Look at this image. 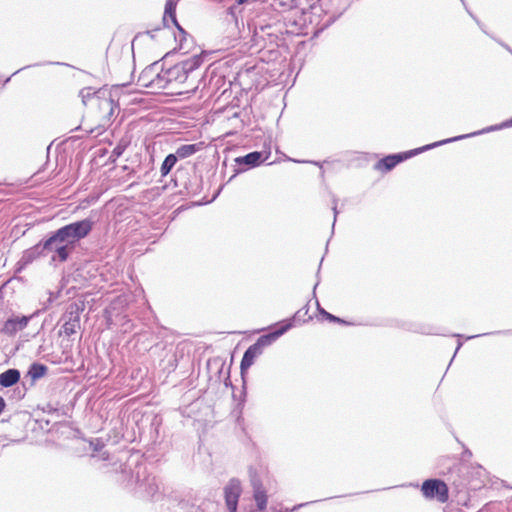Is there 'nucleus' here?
Segmentation results:
<instances>
[{
	"mask_svg": "<svg viewBox=\"0 0 512 512\" xmlns=\"http://www.w3.org/2000/svg\"><path fill=\"white\" fill-rule=\"evenodd\" d=\"M264 161L263 153L260 151H253L244 156L235 158V163L238 168L235 173L244 172L248 169L259 166Z\"/></svg>",
	"mask_w": 512,
	"mask_h": 512,
	"instance_id": "obj_11",
	"label": "nucleus"
},
{
	"mask_svg": "<svg viewBox=\"0 0 512 512\" xmlns=\"http://www.w3.org/2000/svg\"><path fill=\"white\" fill-rule=\"evenodd\" d=\"M41 257H47L42 241L23 251L21 258L17 262V270L21 271L25 269L28 265Z\"/></svg>",
	"mask_w": 512,
	"mask_h": 512,
	"instance_id": "obj_9",
	"label": "nucleus"
},
{
	"mask_svg": "<svg viewBox=\"0 0 512 512\" xmlns=\"http://www.w3.org/2000/svg\"><path fill=\"white\" fill-rule=\"evenodd\" d=\"M38 65H39V64H35L34 66H38ZM32 66H33V65H28V66L22 67V68H20V69L16 70V71L13 73V75H15V74L19 73L20 71H22V70H24V69H26V68H30V67H32Z\"/></svg>",
	"mask_w": 512,
	"mask_h": 512,
	"instance_id": "obj_36",
	"label": "nucleus"
},
{
	"mask_svg": "<svg viewBox=\"0 0 512 512\" xmlns=\"http://www.w3.org/2000/svg\"><path fill=\"white\" fill-rule=\"evenodd\" d=\"M453 336H454V337H458V338H461V337H462V335H461V334H454Z\"/></svg>",
	"mask_w": 512,
	"mask_h": 512,
	"instance_id": "obj_42",
	"label": "nucleus"
},
{
	"mask_svg": "<svg viewBox=\"0 0 512 512\" xmlns=\"http://www.w3.org/2000/svg\"><path fill=\"white\" fill-rule=\"evenodd\" d=\"M164 89H172V85L170 81H168L166 69L163 68V64H160V69L157 70V73L154 78V83H152V90L153 92H156L158 90Z\"/></svg>",
	"mask_w": 512,
	"mask_h": 512,
	"instance_id": "obj_17",
	"label": "nucleus"
},
{
	"mask_svg": "<svg viewBox=\"0 0 512 512\" xmlns=\"http://www.w3.org/2000/svg\"><path fill=\"white\" fill-rule=\"evenodd\" d=\"M301 310L297 311L293 317V320L300 316Z\"/></svg>",
	"mask_w": 512,
	"mask_h": 512,
	"instance_id": "obj_38",
	"label": "nucleus"
},
{
	"mask_svg": "<svg viewBox=\"0 0 512 512\" xmlns=\"http://www.w3.org/2000/svg\"><path fill=\"white\" fill-rule=\"evenodd\" d=\"M125 150V146L124 145H117L114 149H113V152H112V155H115L116 157H120L123 152Z\"/></svg>",
	"mask_w": 512,
	"mask_h": 512,
	"instance_id": "obj_29",
	"label": "nucleus"
},
{
	"mask_svg": "<svg viewBox=\"0 0 512 512\" xmlns=\"http://www.w3.org/2000/svg\"><path fill=\"white\" fill-rule=\"evenodd\" d=\"M27 392V388L25 386V383L23 382L22 383V386H17L13 389V393L11 395V398L12 399H15V400H21L24 398L25 394Z\"/></svg>",
	"mask_w": 512,
	"mask_h": 512,
	"instance_id": "obj_25",
	"label": "nucleus"
},
{
	"mask_svg": "<svg viewBox=\"0 0 512 512\" xmlns=\"http://www.w3.org/2000/svg\"><path fill=\"white\" fill-rule=\"evenodd\" d=\"M254 27V37L265 40V37H268L270 41H273L277 38L278 29L276 24H264L261 20H257L253 22Z\"/></svg>",
	"mask_w": 512,
	"mask_h": 512,
	"instance_id": "obj_13",
	"label": "nucleus"
},
{
	"mask_svg": "<svg viewBox=\"0 0 512 512\" xmlns=\"http://www.w3.org/2000/svg\"><path fill=\"white\" fill-rule=\"evenodd\" d=\"M502 47H504L507 51H509L511 54H512V49L507 45L505 44L504 42L500 41V40H497L495 39Z\"/></svg>",
	"mask_w": 512,
	"mask_h": 512,
	"instance_id": "obj_34",
	"label": "nucleus"
},
{
	"mask_svg": "<svg viewBox=\"0 0 512 512\" xmlns=\"http://www.w3.org/2000/svg\"><path fill=\"white\" fill-rule=\"evenodd\" d=\"M177 160V156L174 153L168 154L160 167L161 176H167L177 163Z\"/></svg>",
	"mask_w": 512,
	"mask_h": 512,
	"instance_id": "obj_22",
	"label": "nucleus"
},
{
	"mask_svg": "<svg viewBox=\"0 0 512 512\" xmlns=\"http://www.w3.org/2000/svg\"><path fill=\"white\" fill-rule=\"evenodd\" d=\"M203 60L204 56L197 54L166 69L172 90L181 85L184 86L187 92L195 90L197 88V77L194 72L202 65Z\"/></svg>",
	"mask_w": 512,
	"mask_h": 512,
	"instance_id": "obj_4",
	"label": "nucleus"
},
{
	"mask_svg": "<svg viewBox=\"0 0 512 512\" xmlns=\"http://www.w3.org/2000/svg\"><path fill=\"white\" fill-rule=\"evenodd\" d=\"M258 0H235V3L228 8V14H230L236 21L238 15L246 7L253 6Z\"/></svg>",
	"mask_w": 512,
	"mask_h": 512,
	"instance_id": "obj_20",
	"label": "nucleus"
},
{
	"mask_svg": "<svg viewBox=\"0 0 512 512\" xmlns=\"http://www.w3.org/2000/svg\"><path fill=\"white\" fill-rule=\"evenodd\" d=\"M90 447L94 452H100L104 447V443L100 439H94L90 441Z\"/></svg>",
	"mask_w": 512,
	"mask_h": 512,
	"instance_id": "obj_27",
	"label": "nucleus"
},
{
	"mask_svg": "<svg viewBox=\"0 0 512 512\" xmlns=\"http://www.w3.org/2000/svg\"><path fill=\"white\" fill-rule=\"evenodd\" d=\"M510 127H512V117L510 119L503 121L500 124L491 125L486 128H483L479 131H475L472 133L440 140V141H437V142H434L431 144H427L422 147L415 148V149H412V150H409L406 152L389 154V155L383 157L382 159H380L379 161H377L376 164L374 165V168L377 171L386 173V172H389L392 169H394L399 163H401L411 157H414L422 152L431 150L433 148H436V147H439V146H442V145H445L448 143L456 142V141H459L462 139L471 138V137L478 136L481 134L498 131V130L510 128Z\"/></svg>",
	"mask_w": 512,
	"mask_h": 512,
	"instance_id": "obj_2",
	"label": "nucleus"
},
{
	"mask_svg": "<svg viewBox=\"0 0 512 512\" xmlns=\"http://www.w3.org/2000/svg\"><path fill=\"white\" fill-rule=\"evenodd\" d=\"M418 332L422 333V334H432L433 333V330L431 327L429 326H423L421 327L419 330H417Z\"/></svg>",
	"mask_w": 512,
	"mask_h": 512,
	"instance_id": "obj_32",
	"label": "nucleus"
},
{
	"mask_svg": "<svg viewBox=\"0 0 512 512\" xmlns=\"http://www.w3.org/2000/svg\"><path fill=\"white\" fill-rule=\"evenodd\" d=\"M11 77H8L5 81H4V85L7 84L9 81H10Z\"/></svg>",
	"mask_w": 512,
	"mask_h": 512,
	"instance_id": "obj_40",
	"label": "nucleus"
},
{
	"mask_svg": "<svg viewBox=\"0 0 512 512\" xmlns=\"http://www.w3.org/2000/svg\"><path fill=\"white\" fill-rule=\"evenodd\" d=\"M43 411L46 412V413L52 414V413H56L58 411V409L54 408L51 404H47L43 408Z\"/></svg>",
	"mask_w": 512,
	"mask_h": 512,
	"instance_id": "obj_31",
	"label": "nucleus"
},
{
	"mask_svg": "<svg viewBox=\"0 0 512 512\" xmlns=\"http://www.w3.org/2000/svg\"><path fill=\"white\" fill-rule=\"evenodd\" d=\"M333 212H334V221H333V225H332V228L334 229V226H335V222H336V219H337V215H338V210H337V200L334 199L333 200Z\"/></svg>",
	"mask_w": 512,
	"mask_h": 512,
	"instance_id": "obj_30",
	"label": "nucleus"
},
{
	"mask_svg": "<svg viewBox=\"0 0 512 512\" xmlns=\"http://www.w3.org/2000/svg\"><path fill=\"white\" fill-rule=\"evenodd\" d=\"M102 458H103V460H106V459H108V455H106V453H103Z\"/></svg>",
	"mask_w": 512,
	"mask_h": 512,
	"instance_id": "obj_39",
	"label": "nucleus"
},
{
	"mask_svg": "<svg viewBox=\"0 0 512 512\" xmlns=\"http://www.w3.org/2000/svg\"><path fill=\"white\" fill-rule=\"evenodd\" d=\"M93 224L94 222L89 218L75 221L58 228L41 240L47 257H50V262H66L79 242L90 234Z\"/></svg>",
	"mask_w": 512,
	"mask_h": 512,
	"instance_id": "obj_1",
	"label": "nucleus"
},
{
	"mask_svg": "<svg viewBox=\"0 0 512 512\" xmlns=\"http://www.w3.org/2000/svg\"><path fill=\"white\" fill-rule=\"evenodd\" d=\"M48 371V367L42 363L39 362H33L27 371V374L25 375L26 378H30L31 385H33L37 380L44 377Z\"/></svg>",
	"mask_w": 512,
	"mask_h": 512,
	"instance_id": "obj_18",
	"label": "nucleus"
},
{
	"mask_svg": "<svg viewBox=\"0 0 512 512\" xmlns=\"http://www.w3.org/2000/svg\"><path fill=\"white\" fill-rule=\"evenodd\" d=\"M470 15L475 19V21L477 22V24L479 25V27L481 28V30L485 33V34H488L487 31L485 30V28L483 27V25L480 23V21L474 17L471 13Z\"/></svg>",
	"mask_w": 512,
	"mask_h": 512,
	"instance_id": "obj_35",
	"label": "nucleus"
},
{
	"mask_svg": "<svg viewBox=\"0 0 512 512\" xmlns=\"http://www.w3.org/2000/svg\"><path fill=\"white\" fill-rule=\"evenodd\" d=\"M200 150L199 144H184L179 146L174 153L178 158L184 159L194 155Z\"/></svg>",
	"mask_w": 512,
	"mask_h": 512,
	"instance_id": "obj_21",
	"label": "nucleus"
},
{
	"mask_svg": "<svg viewBox=\"0 0 512 512\" xmlns=\"http://www.w3.org/2000/svg\"><path fill=\"white\" fill-rule=\"evenodd\" d=\"M254 499L256 501L257 508L263 511L267 506V495L265 489L256 490L253 492Z\"/></svg>",
	"mask_w": 512,
	"mask_h": 512,
	"instance_id": "obj_23",
	"label": "nucleus"
},
{
	"mask_svg": "<svg viewBox=\"0 0 512 512\" xmlns=\"http://www.w3.org/2000/svg\"><path fill=\"white\" fill-rule=\"evenodd\" d=\"M6 408V402L2 396H0V415L4 412Z\"/></svg>",
	"mask_w": 512,
	"mask_h": 512,
	"instance_id": "obj_33",
	"label": "nucleus"
},
{
	"mask_svg": "<svg viewBox=\"0 0 512 512\" xmlns=\"http://www.w3.org/2000/svg\"><path fill=\"white\" fill-rule=\"evenodd\" d=\"M463 343L461 341H458V344H457V347H456V350H455V354L459 351V349L462 347Z\"/></svg>",
	"mask_w": 512,
	"mask_h": 512,
	"instance_id": "obj_37",
	"label": "nucleus"
},
{
	"mask_svg": "<svg viewBox=\"0 0 512 512\" xmlns=\"http://www.w3.org/2000/svg\"><path fill=\"white\" fill-rule=\"evenodd\" d=\"M316 304H317V309H318L319 313H320L322 316H324L328 321H330V322H335V323L346 324V322H345L343 319H341V318H339V317H337V316H335V315H333V314H331V313L327 312L325 309H323V308L320 306V304H319L318 300H316Z\"/></svg>",
	"mask_w": 512,
	"mask_h": 512,
	"instance_id": "obj_24",
	"label": "nucleus"
},
{
	"mask_svg": "<svg viewBox=\"0 0 512 512\" xmlns=\"http://www.w3.org/2000/svg\"><path fill=\"white\" fill-rule=\"evenodd\" d=\"M492 334L512 335V330H499V331H495V332H491V333H483V334H478V335H471V336L466 337V340H471V339H474V338H477V337H482V336H487V335H492Z\"/></svg>",
	"mask_w": 512,
	"mask_h": 512,
	"instance_id": "obj_26",
	"label": "nucleus"
},
{
	"mask_svg": "<svg viewBox=\"0 0 512 512\" xmlns=\"http://www.w3.org/2000/svg\"><path fill=\"white\" fill-rule=\"evenodd\" d=\"M122 475L123 482H126L128 488L137 489L151 499H159V483L155 476L148 473L144 462H136L133 469L130 464L125 465Z\"/></svg>",
	"mask_w": 512,
	"mask_h": 512,
	"instance_id": "obj_3",
	"label": "nucleus"
},
{
	"mask_svg": "<svg viewBox=\"0 0 512 512\" xmlns=\"http://www.w3.org/2000/svg\"><path fill=\"white\" fill-rule=\"evenodd\" d=\"M318 283H319V282H317V283L314 285V289H313V292H314V293H315V290H316V288H317V286H318Z\"/></svg>",
	"mask_w": 512,
	"mask_h": 512,
	"instance_id": "obj_41",
	"label": "nucleus"
},
{
	"mask_svg": "<svg viewBox=\"0 0 512 512\" xmlns=\"http://www.w3.org/2000/svg\"><path fill=\"white\" fill-rule=\"evenodd\" d=\"M251 485H252V488H253V492L256 491V490L263 489L261 481L256 476H253L251 478Z\"/></svg>",
	"mask_w": 512,
	"mask_h": 512,
	"instance_id": "obj_28",
	"label": "nucleus"
},
{
	"mask_svg": "<svg viewBox=\"0 0 512 512\" xmlns=\"http://www.w3.org/2000/svg\"><path fill=\"white\" fill-rule=\"evenodd\" d=\"M240 494L241 487L239 482L236 480H231L224 488L225 503L229 512L237 511Z\"/></svg>",
	"mask_w": 512,
	"mask_h": 512,
	"instance_id": "obj_12",
	"label": "nucleus"
},
{
	"mask_svg": "<svg viewBox=\"0 0 512 512\" xmlns=\"http://www.w3.org/2000/svg\"><path fill=\"white\" fill-rule=\"evenodd\" d=\"M292 327V320H288L282 323L278 329L260 336L254 344L246 349L240 363V373L243 380L247 370L254 364L255 359L263 354L264 349L272 345L279 337L285 334Z\"/></svg>",
	"mask_w": 512,
	"mask_h": 512,
	"instance_id": "obj_5",
	"label": "nucleus"
},
{
	"mask_svg": "<svg viewBox=\"0 0 512 512\" xmlns=\"http://www.w3.org/2000/svg\"><path fill=\"white\" fill-rule=\"evenodd\" d=\"M184 188L186 194L189 196L200 194L202 190V178L198 175H193L189 178L188 182L185 183Z\"/></svg>",
	"mask_w": 512,
	"mask_h": 512,
	"instance_id": "obj_19",
	"label": "nucleus"
},
{
	"mask_svg": "<svg viewBox=\"0 0 512 512\" xmlns=\"http://www.w3.org/2000/svg\"><path fill=\"white\" fill-rule=\"evenodd\" d=\"M178 0H167L165 4V10H164V16H163V23L166 26H169V23L173 24L178 31L180 32V48H183L182 41L186 38V31L179 25L177 18H176V6H177Z\"/></svg>",
	"mask_w": 512,
	"mask_h": 512,
	"instance_id": "obj_10",
	"label": "nucleus"
},
{
	"mask_svg": "<svg viewBox=\"0 0 512 512\" xmlns=\"http://www.w3.org/2000/svg\"><path fill=\"white\" fill-rule=\"evenodd\" d=\"M421 491L425 498L436 499L445 503L449 498V490L446 483L441 479H427L422 483Z\"/></svg>",
	"mask_w": 512,
	"mask_h": 512,
	"instance_id": "obj_7",
	"label": "nucleus"
},
{
	"mask_svg": "<svg viewBox=\"0 0 512 512\" xmlns=\"http://www.w3.org/2000/svg\"><path fill=\"white\" fill-rule=\"evenodd\" d=\"M105 93H106V91L98 90L95 92V91H93V89L91 87H85L80 90L79 95H80L84 105H87V101L89 99L96 98L99 101V103H98L99 108L103 111L107 110V116H108V119H110L114 115L115 110L116 109L119 110V106L111 98V96L106 98Z\"/></svg>",
	"mask_w": 512,
	"mask_h": 512,
	"instance_id": "obj_6",
	"label": "nucleus"
},
{
	"mask_svg": "<svg viewBox=\"0 0 512 512\" xmlns=\"http://www.w3.org/2000/svg\"><path fill=\"white\" fill-rule=\"evenodd\" d=\"M21 373L16 368H9L0 374V386L4 388L12 387L19 383Z\"/></svg>",
	"mask_w": 512,
	"mask_h": 512,
	"instance_id": "obj_16",
	"label": "nucleus"
},
{
	"mask_svg": "<svg viewBox=\"0 0 512 512\" xmlns=\"http://www.w3.org/2000/svg\"><path fill=\"white\" fill-rule=\"evenodd\" d=\"M30 317L27 316H17L12 317L6 320L3 325L2 331L7 335H14L17 332L23 330L28 325Z\"/></svg>",
	"mask_w": 512,
	"mask_h": 512,
	"instance_id": "obj_14",
	"label": "nucleus"
},
{
	"mask_svg": "<svg viewBox=\"0 0 512 512\" xmlns=\"http://www.w3.org/2000/svg\"><path fill=\"white\" fill-rule=\"evenodd\" d=\"M80 311L78 304L73 303L69 306L65 314V322L62 326L63 332L67 336H71L80 328Z\"/></svg>",
	"mask_w": 512,
	"mask_h": 512,
	"instance_id": "obj_8",
	"label": "nucleus"
},
{
	"mask_svg": "<svg viewBox=\"0 0 512 512\" xmlns=\"http://www.w3.org/2000/svg\"><path fill=\"white\" fill-rule=\"evenodd\" d=\"M160 69V62L156 61L150 65H148L139 75L138 77V85L149 88L152 90V83H154V78L157 73V70Z\"/></svg>",
	"mask_w": 512,
	"mask_h": 512,
	"instance_id": "obj_15",
	"label": "nucleus"
}]
</instances>
